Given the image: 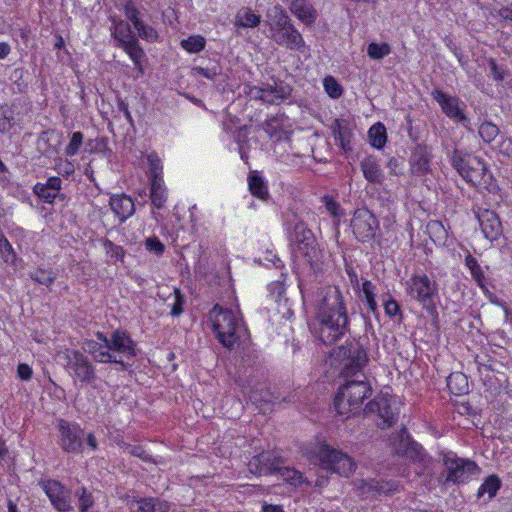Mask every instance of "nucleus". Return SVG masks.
Returning <instances> with one entry per match:
<instances>
[{"mask_svg": "<svg viewBox=\"0 0 512 512\" xmlns=\"http://www.w3.org/2000/svg\"><path fill=\"white\" fill-rule=\"evenodd\" d=\"M126 451L132 456L138 457L144 461L150 460V455L146 452V450L140 445H128L126 447Z\"/></svg>", "mask_w": 512, "mask_h": 512, "instance_id": "69168bd1", "label": "nucleus"}, {"mask_svg": "<svg viewBox=\"0 0 512 512\" xmlns=\"http://www.w3.org/2000/svg\"><path fill=\"white\" fill-rule=\"evenodd\" d=\"M277 473L282 477L284 481L295 487L302 485L306 481L304 475L294 468L282 467L280 465Z\"/></svg>", "mask_w": 512, "mask_h": 512, "instance_id": "37998d69", "label": "nucleus"}, {"mask_svg": "<svg viewBox=\"0 0 512 512\" xmlns=\"http://www.w3.org/2000/svg\"><path fill=\"white\" fill-rule=\"evenodd\" d=\"M323 85L327 94L333 99L339 98L343 93L341 85L332 76H327L324 79Z\"/></svg>", "mask_w": 512, "mask_h": 512, "instance_id": "864d4df0", "label": "nucleus"}, {"mask_svg": "<svg viewBox=\"0 0 512 512\" xmlns=\"http://www.w3.org/2000/svg\"><path fill=\"white\" fill-rule=\"evenodd\" d=\"M135 1L136 0H127L123 7L124 14H125L127 20L129 22H131L133 26L135 24H137L139 21H141V18H140L141 13L135 4Z\"/></svg>", "mask_w": 512, "mask_h": 512, "instance_id": "5fc2aeb1", "label": "nucleus"}, {"mask_svg": "<svg viewBox=\"0 0 512 512\" xmlns=\"http://www.w3.org/2000/svg\"><path fill=\"white\" fill-rule=\"evenodd\" d=\"M17 376L22 381H29L32 379L33 370L28 364L20 363L17 366Z\"/></svg>", "mask_w": 512, "mask_h": 512, "instance_id": "338daca9", "label": "nucleus"}, {"mask_svg": "<svg viewBox=\"0 0 512 512\" xmlns=\"http://www.w3.org/2000/svg\"><path fill=\"white\" fill-rule=\"evenodd\" d=\"M362 301L365 302L368 310L377 315L379 313L378 304L376 301V286L367 279H364L361 284Z\"/></svg>", "mask_w": 512, "mask_h": 512, "instance_id": "f704fd0d", "label": "nucleus"}, {"mask_svg": "<svg viewBox=\"0 0 512 512\" xmlns=\"http://www.w3.org/2000/svg\"><path fill=\"white\" fill-rule=\"evenodd\" d=\"M465 266L469 269L472 279L480 287L486 283V277L477 259L468 253L465 257Z\"/></svg>", "mask_w": 512, "mask_h": 512, "instance_id": "79ce46f5", "label": "nucleus"}, {"mask_svg": "<svg viewBox=\"0 0 512 512\" xmlns=\"http://www.w3.org/2000/svg\"><path fill=\"white\" fill-rule=\"evenodd\" d=\"M102 242L106 254L110 257V259L113 262H117L123 259L125 252L122 246L114 244L108 238H104Z\"/></svg>", "mask_w": 512, "mask_h": 512, "instance_id": "603ef678", "label": "nucleus"}, {"mask_svg": "<svg viewBox=\"0 0 512 512\" xmlns=\"http://www.w3.org/2000/svg\"><path fill=\"white\" fill-rule=\"evenodd\" d=\"M365 413L377 415L376 425L380 429L392 427L399 418L400 408L395 398L386 396H377L367 403L364 408Z\"/></svg>", "mask_w": 512, "mask_h": 512, "instance_id": "f8f14e48", "label": "nucleus"}, {"mask_svg": "<svg viewBox=\"0 0 512 512\" xmlns=\"http://www.w3.org/2000/svg\"><path fill=\"white\" fill-rule=\"evenodd\" d=\"M432 160L431 149L427 145L418 144L411 153L409 164L413 175L422 176L430 171Z\"/></svg>", "mask_w": 512, "mask_h": 512, "instance_id": "4be33fe9", "label": "nucleus"}, {"mask_svg": "<svg viewBox=\"0 0 512 512\" xmlns=\"http://www.w3.org/2000/svg\"><path fill=\"white\" fill-rule=\"evenodd\" d=\"M247 180L249 191L254 197L261 201H268L270 199L267 181L258 171H250Z\"/></svg>", "mask_w": 512, "mask_h": 512, "instance_id": "7c9ffc66", "label": "nucleus"}, {"mask_svg": "<svg viewBox=\"0 0 512 512\" xmlns=\"http://www.w3.org/2000/svg\"><path fill=\"white\" fill-rule=\"evenodd\" d=\"M109 206L119 218L120 223L125 222L135 212L132 198L126 194H115L110 197Z\"/></svg>", "mask_w": 512, "mask_h": 512, "instance_id": "bb28decb", "label": "nucleus"}, {"mask_svg": "<svg viewBox=\"0 0 512 512\" xmlns=\"http://www.w3.org/2000/svg\"><path fill=\"white\" fill-rule=\"evenodd\" d=\"M210 317L213 322V331L218 341L227 349L231 350L236 344L248 338V329L243 319L230 309H224L216 304Z\"/></svg>", "mask_w": 512, "mask_h": 512, "instance_id": "7ed1b4c3", "label": "nucleus"}, {"mask_svg": "<svg viewBox=\"0 0 512 512\" xmlns=\"http://www.w3.org/2000/svg\"><path fill=\"white\" fill-rule=\"evenodd\" d=\"M267 16L270 20L269 30L271 35H273V33H277L280 30H286V28L293 26L290 17L287 15L286 11L281 5H275L272 9L269 10Z\"/></svg>", "mask_w": 512, "mask_h": 512, "instance_id": "c756f323", "label": "nucleus"}, {"mask_svg": "<svg viewBox=\"0 0 512 512\" xmlns=\"http://www.w3.org/2000/svg\"><path fill=\"white\" fill-rule=\"evenodd\" d=\"M57 272L53 269L38 267L34 271L29 272V277L35 283L50 288L57 279Z\"/></svg>", "mask_w": 512, "mask_h": 512, "instance_id": "e433bc0d", "label": "nucleus"}, {"mask_svg": "<svg viewBox=\"0 0 512 512\" xmlns=\"http://www.w3.org/2000/svg\"><path fill=\"white\" fill-rule=\"evenodd\" d=\"M84 135L80 131L73 132L70 135V140L65 148V155L72 157L78 154L80 147L83 144Z\"/></svg>", "mask_w": 512, "mask_h": 512, "instance_id": "3c124183", "label": "nucleus"}, {"mask_svg": "<svg viewBox=\"0 0 512 512\" xmlns=\"http://www.w3.org/2000/svg\"><path fill=\"white\" fill-rule=\"evenodd\" d=\"M392 448L398 456L409 459L416 466L417 475H432L434 470L433 458L421 444L412 439L405 426L393 437Z\"/></svg>", "mask_w": 512, "mask_h": 512, "instance_id": "39448f33", "label": "nucleus"}, {"mask_svg": "<svg viewBox=\"0 0 512 512\" xmlns=\"http://www.w3.org/2000/svg\"><path fill=\"white\" fill-rule=\"evenodd\" d=\"M292 88L283 82L264 86V103L278 105L291 96Z\"/></svg>", "mask_w": 512, "mask_h": 512, "instance_id": "cd10ccee", "label": "nucleus"}, {"mask_svg": "<svg viewBox=\"0 0 512 512\" xmlns=\"http://www.w3.org/2000/svg\"><path fill=\"white\" fill-rule=\"evenodd\" d=\"M443 463L447 470L445 483H464L470 475L478 470V466L475 462L458 458L453 454H446Z\"/></svg>", "mask_w": 512, "mask_h": 512, "instance_id": "f3484780", "label": "nucleus"}, {"mask_svg": "<svg viewBox=\"0 0 512 512\" xmlns=\"http://www.w3.org/2000/svg\"><path fill=\"white\" fill-rule=\"evenodd\" d=\"M144 245L147 251L157 256H162L165 252V245L156 236L148 237Z\"/></svg>", "mask_w": 512, "mask_h": 512, "instance_id": "13d9d810", "label": "nucleus"}, {"mask_svg": "<svg viewBox=\"0 0 512 512\" xmlns=\"http://www.w3.org/2000/svg\"><path fill=\"white\" fill-rule=\"evenodd\" d=\"M282 464L281 457L273 452L266 451L253 456L248 462V469L254 475H270L277 473Z\"/></svg>", "mask_w": 512, "mask_h": 512, "instance_id": "aec40b11", "label": "nucleus"}, {"mask_svg": "<svg viewBox=\"0 0 512 512\" xmlns=\"http://www.w3.org/2000/svg\"><path fill=\"white\" fill-rule=\"evenodd\" d=\"M323 202L325 203V207L327 211L333 216L338 217L340 215V205L331 197L324 196Z\"/></svg>", "mask_w": 512, "mask_h": 512, "instance_id": "774afa93", "label": "nucleus"}, {"mask_svg": "<svg viewBox=\"0 0 512 512\" xmlns=\"http://www.w3.org/2000/svg\"><path fill=\"white\" fill-rule=\"evenodd\" d=\"M63 181L60 177L52 176L45 183H36L33 193L43 202L52 204L61 195Z\"/></svg>", "mask_w": 512, "mask_h": 512, "instance_id": "393cba45", "label": "nucleus"}, {"mask_svg": "<svg viewBox=\"0 0 512 512\" xmlns=\"http://www.w3.org/2000/svg\"><path fill=\"white\" fill-rule=\"evenodd\" d=\"M289 232L291 233L292 240L297 243L299 252L311 269L319 271L323 255L312 230L307 227L304 221H298Z\"/></svg>", "mask_w": 512, "mask_h": 512, "instance_id": "9d476101", "label": "nucleus"}, {"mask_svg": "<svg viewBox=\"0 0 512 512\" xmlns=\"http://www.w3.org/2000/svg\"><path fill=\"white\" fill-rule=\"evenodd\" d=\"M447 386L455 395H461L468 390V381L462 373H452L447 378Z\"/></svg>", "mask_w": 512, "mask_h": 512, "instance_id": "a19ab883", "label": "nucleus"}, {"mask_svg": "<svg viewBox=\"0 0 512 512\" xmlns=\"http://www.w3.org/2000/svg\"><path fill=\"white\" fill-rule=\"evenodd\" d=\"M108 342L113 354L118 353L127 358H134L137 355L136 342L126 330H114L108 338Z\"/></svg>", "mask_w": 512, "mask_h": 512, "instance_id": "412c9836", "label": "nucleus"}, {"mask_svg": "<svg viewBox=\"0 0 512 512\" xmlns=\"http://www.w3.org/2000/svg\"><path fill=\"white\" fill-rule=\"evenodd\" d=\"M478 134L485 143L491 144L500 134V130L493 122L484 121L478 128Z\"/></svg>", "mask_w": 512, "mask_h": 512, "instance_id": "a18cd8bd", "label": "nucleus"}, {"mask_svg": "<svg viewBox=\"0 0 512 512\" xmlns=\"http://www.w3.org/2000/svg\"><path fill=\"white\" fill-rule=\"evenodd\" d=\"M180 46L188 53L196 54L205 49L206 40L201 35H193L186 39H182Z\"/></svg>", "mask_w": 512, "mask_h": 512, "instance_id": "c03bdc74", "label": "nucleus"}, {"mask_svg": "<svg viewBox=\"0 0 512 512\" xmlns=\"http://www.w3.org/2000/svg\"><path fill=\"white\" fill-rule=\"evenodd\" d=\"M149 165V179L163 178V165L159 156L152 152L146 156Z\"/></svg>", "mask_w": 512, "mask_h": 512, "instance_id": "de8ad7c7", "label": "nucleus"}, {"mask_svg": "<svg viewBox=\"0 0 512 512\" xmlns=\"http://www.w3.org/2000/svg\"><path fill=\"white\" fill-rule=\"evenodd\" d=\"M501 486L502 481L497 475H489L480 485L477 491V498H481L484 494H488V499L491 500L496 496Z\"/></svg>", "mask_w": 512, "mask_h": 512, "instance_id": "c9c22d12", "label": "nucleus"}, {"mask_svg": "<svg viewBox=\"0 0 512 512\" xmlns=\"http://www.w3.org/2000/svg\"><path fill=\"white\" fill-rule=\"evenodd\" d=\"M259 24L260 16L253 13L250 8H244L235 17V25L237 27L254 28Z\"/></svg>", "mask_w": 512, "mask_h": 512, "instance_id": "58836bf2", "label": "nucleus"}, {"mask_svg": "<svg viewBox=\"0 0 512 512\" xmlns=\"http://www.w3.org/2000/svg\"><path fill=\"white\" fill-rule=\"evenodd\" d=\"M330 129L332 131L335 142L339 145L343 152L347 153L351 151V138L353 136V132L350 122L344 118H336L330 124Z\"/></svg>", "mask_w": 512, "mask_h": 512, "instance_id": "a878e982", "label": "nucleus"}, {"mask_svg": "<svg viewBox=\"0 0 512 512\" xmlns=\"http://www.w3.org/2000/svg\"><path fill=\"white\" fill-rule=\"evenodd\" d=\"M285 278H286V275L281 273V279L273 281L268 285V290L270 292V296L275 301H279L285 293V290H286L285 284H284Z\"/></svg>", "mask_w": 512, "mask_h": 512, "instance_id": "6e6d98bb", "label": "nucleus"}, {"mask_svg": "<svg viewBox=\"0 0 512 512\" xmlns=\"http://www.w3.org/2000/svg\"><path fill=\"white\" fill-rule=\"evenodd\" d=\"M391 53V46L386 43L372 42L367 47V54L373 60H381Z\"/></svg>", "mask_w": 512, "mask_h": 512, "instance_id": "49530a36", "label": "nucleus"}, {"mask_svg": "<svg viewBox=\"0 0 512 512\" xmlns=\"http://www.w3.org/2000/svg\"><path fill=\"white\" fill-rule=\"evenodd\" d=\"M54 132L55 131H51V133H54ZM49 134H50L49 131H44L40 134V136L38 138V145H39V147H42L40 149L43 152V154H53V153L57 152L56 147L50 143V139L48 137Z\"/></svg>", "mask_w": 512, "mask_h": 512, "instance_id": "052dcab7", "label": "nucleus"}, {"mask_svg": "<svg viewBox=\"0 0 512 512\" xmlns=\"http://www.w3.org/2000/svg\"><path fill=\"white\" fill-rule=\"evenodd\" d=\"M406 292L422 304L426 310H435V298L438 295L437 283L425 273H414L406 281Z\"/></svg>", "mask_w": 512, "mask_h": 512, "instance_id": "9b49d317", "label": "nucleus"}, {"mask_svg": "<svg viewBox=\"0 0 512 512\" xmlns=\"http://www.w3.org/2000/svg\"><path fill=\"white\" fill-rule=\"evenodd\" d=\"M59 445L67 453H79L83 447L84 430L79 424L64 419L57 421Z\"/></svg>", "mask_w": 512, "mask_h": 512, "instance_id": "2eb2a0df", "label": "nucleus"}, {"mask_svg": "<svg viewBox=\"0 0 512 512\" xmlns=\"http://www.w3.org/2000/svg\"><path fill=\"white\" fill-rule=\"evenodd\" d=\"M331 357L342 365V375L363 372L369 362L367 349L360 338L347 339L343 345L331 352Z\"/></svg>", "mask_w": 512, "mask_h": 512, "instance_id": "423d86ee", "label": "nucleus"}, {"mask_svg": "<svg viewBox=\"0 0 512 512\" xmlns=\"http://www.w3.org/2000/svg\"><path fill=\"white\" fill-rule=\"evenodd\" d=\"M291 12L306 25H311L317 18L315 9L306 0H293L290 5Z\"/></svg>", "mask_w": 512, "mask_h": 512, "instance_id": "2f4dec72", "label": "nucleus"}, {"mask_svg": "<svg viewBox=\"0 0 512 512\" xmlns=\"http://www.w3.org/2000/svg\"><path fill=\"white\" fill-rule=\"evenodd\" d=\"M432 98L439 104L442 112L455 123H459L466 129L469 128L470 119L466 115L467 105L457 96L449 95L440 89L431 92Z\"/></svg>", "mask_w": 512, "mask_h": 512, "instance_id": "4468645a", "label": "nucleus"}, {"mask_svg": "<svg viewBox=\"0 0 512 512\" xmlns=\"http://www.w3.org/2000/svg\"><path fill=\"white\" fill-rule=\"evenodd\" d=\"M123 500L130 512H169L170 510V503L159 497L126 495Z\"/></svg>", "mask_w": 512, "mask_h": 512, "instance_id": "6ab92c4d", "label": "nucleus"}, {"mask_svg": "<svg viewBox=\"0 0 512 512\" xmlns=\"http://www.w3.org/2000/svg\"><path fill=\"white\" fill-rule=\"evenodd\" d=\"M150 180V199L151 203L157 209H161L167 200V190L164 185L163 178L149 179Z\"/></svg>", "mask_w": 512, "mask_h": 512, "instance_id": "72a5a7b5", "label": "nucleus"}, {"mask_svg": "<svg viewBox=\"0 0 512 512\" xmlns=\"http://www.w3.org/2000/svg\"><path fill=\"white\" fill-rule=\"evenodd\" d=\"M39 485L44 490L53 507L60 512L73 510L70 491L57 480H42Z\"/></svg>", "mask_w": 512, "mask_h": 512, "instance_id": "a211bd4d", "label": "nucleus"}, {"mask_svg": "<svg viewBox=\"0 0 512 512\" xmlns=\"http://www.w3.org/2000/svg\"><path fill=\"white\" fill-rule=\"evenodd\" d=\"M75 496L78 497L79 512H88L89 508L94 505L92 494L83 486L75 491Z\"/></svg>", "mask_w": 512, "mask_h": 512, "instance_id": "8fccbe9b", "label": "nucleus"}, {"mask_svg": "<svg viewBox=\"0 0 512 512\" xmlns=\"http://www.w3.org/2000/svg\"><path fill=\"white\" fill-rule=\"evenodd\" d=\"M313 456L322 469L343 477H350L357 468V463L351 456L326 443L320 444Z\"/></svg>", "mask_w": 512, "mask_h": 512, "instance_id": "0eeeda50", "label": "nucleus"}, {"mask_svg": "<svg viewBox=\"0 0 512 512\" xmlns=\"http://www.w3.org/2000/svg\"><path fill=\"white\" fill-rule=\"evenodd\" d=\"M21 121L15 105H4L0 108V134L9 132Z\"/></svg>", "mask_w": 512, "mask_h": 512, "instance_id": "473e14b6", "label": "nucleus"}, {"mask_svg": "<svg viewBox=\"0 0 512 512\" xmlns=\"http://www.w3.org/2000/svg\"><path fill=\"white\" fill-rule=\"evenodd\" d=\"M192 73L193 75H201L208 80H215L221 72L218 66H214L212 68H203L198 66L192 69Z\"/></svg>", "mask_w": 512, "mask_h": 512, "instance_id": "e2e57ef3", "label": "nucleus"}, {"mask_svg": "<svg viewBox=\"0 0 512 512\" xmlns=\"http://www.w3.org/2000/svg\"><path fill=\"white\" fill-rule=\"evenodd\" d=\"M96 340H86L83 343V353H88L92 356L93 360L97 363H115L120 365L121 371H127L130 365L124 362L121 357L118 358L112 353L108 337L103 332H97L95 334Z\"/></svg>", "mask_w": 512, "mask_h": 512, "instance_id": "ddd939ff", "label": "nucleus"}, {"mask_svg": "<svg viewBox=\"0 0 512 512\" xmlns=\"http://www.w3.org/2000/svg\"><path fill=\"white\" fill-rule=\"evenodd\" d=\"M298 208L296 207H289L288 211L284 213V224L287 227L288 231H291V229L294 228L295 223L298 221H303L299 214H298Z\"/></svg>", "mask_w": 512, "mask_h": 512, "instance_id": "680f3d73", "label": "nucleus"}, {"mask_svg": "<svg viewBox=\"0 0 512 512\" xmlns=\"http://www.w3.org/2000/svg\"><path fill=\"white\" fill-rule=\"evenodd\" d=\"M345 382L338 388L334 408L339 415L356 414L364 401L372 395V386L363 372L343 375Z\"/></svg>", "mask_w": 512, "mask_h": 512, "instance_id": "f03ea898", "label": "nucleus"}, {"mask_svg": "<svg viewBox=\"0 0 512 512\" xmlns=\"http://www.w3.org/2000/svg\"><path fill=\"white\" fill-rule=\"evenodd\" d=\"M364 178L372 184H382L384 174L379 161L374 156H367L360 162Z\"/></svg>", "mask_w": 512, "mask_h": 512, "instance_id": "c85d7f7f", "label": "nucleus"}, {"mask_svg": "<svg viewBox=\"0 0 512 512\" xmlns=\"http://www.w3.org/2000/svg\"><path fill=\"white\" fill-rule=\"evenodd\" d=\"M368 137L372 147L382 149L387 141L385 126L380 122L375 123L370 127Z\"/></svg>", "mask_w": 512, "mask_h": 512, "instance_id": "4c0bfd02", "label": "nucleus"}, {"mask_svg": "<svg viewBox=\"0 0 512 512\" xmlns=\"http://www.w3.org/2000/svg\"><path fill=\"white\" fill-rule=\"evenodd\" d=\"M497 149L502 155L512 158V138L502 137L501 141L497 145Z\"/></svg>", "mask_w": 512, "mask_h": 512, "instance_id": "0e129e2a", "label": "nucleus"}, {"mask_svg": "<svg viewBox=\"0 0 512 512\" xmlns=\"http://www.w3.org/2000/svg\"><path fill=\"white\" fill-rule=\"evenodd\" d=\"M350 331V319L344 296L337 286L319 292L312 332L325 345H333Z\"/></svg>", "mask_w": 512, "mask_h": 512, "instance_id": "f257e3e1", "label": "nucleus"}, {"mask_svg": "<svg viewBox=\"0 0 512 512\" xmlns=\"http://www.w3.org/2000/svg\"><path fill=\"white\" fill-rule=\"evenodd\" d=\"M64 360L63 366L74 382L93 384L97 380L96 368L89 357L77 349H65L60 353Z\"/></svg>", "mask_w": 512, "mask_h": 512, "instance_id": "1a4fd4ad", "label": "nucleus"}, {"mask_svg": "<svg viewBox=\"0 0 512 512\" xmlns=\"http://www.w3.org/2000/svg\"><path fill=\"white\" fill-rule=\"evenodd\" d=\"M481 290L483 291L484 295L488 298L490 303L495 304L497 306H500L503 310L506 316L511 314V309L507 306L506 302L500 298H498L494 293H492L486 283L480 286Z\"/></svg>", "mask_w": 512, "mask_h": 512, "instance_id": "bf43d9fd", "label": "nucleus"}, {"mask_svg": "<svg viewBox=\"0 0 512 512\" xmlns=\"http://www.w3.org/2000/svg\"><path fill=\"white\" fill-rule=\"evenodd\" d=\"M185 303H186V300H185L184 294L181 292L180 289L175 288L174 289V303L172 304L170 314L173 317L180 316L184 311Z\"/></svg>", "mask_w": 512, "mask_h": 512, "instance_id": "4d7b16f0", "label": "nucleus"}, {"mask_svg": "<svg viewBox=\"0 0 512 512\" xmlns=\"http://www.w3.org/2000/svg\"><path fill=\"white\" fill-rule=\"evenodd\" d=\"M448 158L451 166L471 186L487 188L491 184L493 176L480 157L465 150L454 148L448 153Z\"/></svg>", "mask_w": 512, "mask_h": 512, "instance_id": "20e7f679", "label": "nucleus"}, {"mask_svg": "<svg viewBox=\"0 0 512 512\" xmlns=\"http://www.w3.org/2000/svg\"><path fill=\"white\" fill-rule=\"evenodd\" d=\"M383 307L385 314L389 318H395L396 316H402L401 308L399 303L389 294L386 293L382 296Z\"/></svg>", "mask_w": 512, "mask_h": 512, "instance_id": "09e8293b", "label": "nucleus"}, {"mask_svg": "<svg viewBox=\"0 0 512 512\" xmlns=\"http://www.w3.org/2000/svg\"><path fill=\"white\" fill-rule=\"evenodd\" d=\"M271 39L278 45L284 46L289 50L303 52L306 47L301 33L294 25L286 28V30H280L277 33H273V35H271Z\"/></svg>", "mask_w": 512, "mask_h": 512, "instance_id": "5701e85b", "label": "nucleus"}, {"mask_svg": "<svg viewBox=\"0 0 512 512\" xmlns=\"http://www.w3.org/2000/svg\"><path fill=\"white\" fill-rule=\"evenodd\" d=\"M428 233L434 243L445 245L448 239V231L442 222L434 220L427 225Z\"/></svg>", "mask_w": 512, "mask_h": 512, "instance_id": "ea45409f", "label": "nucleus"}, {"mask_svg": "<svg viewBox=\"0 0 512 512\" xmlns=\"http://www.w3.org/2000/svg\"><path fill=\"white\" fill-rule=\"evenodd\" d=\"M112 37L116 42V47L121 48L130 57L135 69L140 75H143L145 52L139 43L138 37L132 31L129 22L125 20L114 22Z\"/></svg>", "mask_w": 512, "mask_h": 512, "instance_id": "6e6552de", "label": "nucleus"}, {"mask_svg": "<svg viewBox=\"0 0 512 512\" xmlns=\"http://www.w3.org/2000/svg\"><path fill=\"white\" fill-rule=\"evenodd\" d=\"M350 226L358 241L367 242L374 238L379 222L370 210L358 208L354 211Z\"/></svg>", "mask_w": 512, "mask_h": 512, "instance_id": "dca6fc26", "label": "nucleus"}, {"mask_svg": "<svg viewBox=\"0 0 512 512\" xmlns=\"http://www.w3.org/2000/svg\"><path fill=\"white\" fill-rule=\"evenodd\" d=\"M478 220L482 232L488 240H497L502 235V224L494 211L484 209L478 213Z\"/></svg>", "mask_w": 512, "mask_h": 512, "instance_id": "b1692460", "label": "nucleus"}]
</instances>
